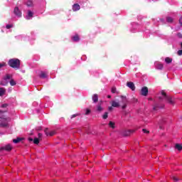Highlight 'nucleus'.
I'll use <instances>...</instances> for the list:
<instances>
[{
    "label": "nucleus",
    "mask_w": 182,
    "mask_h": 182,
    "mask_svg": "<svg viewBox=\"0 0 182 182\" xmlns=\"http://www.w3.org/2000/svg\"><path fill=\"white\" fill-rule=\"evenodd\" d=\"M161 97H159V100L161 102L165 100V102H168L169 105H174V100H173V97H171V96L167 95V93H166V92H164V90L161 92Z\"/></svg>",
    "instance_id": "1"
},
{
    "label": "nucleus",
    "mask_w": 182,
    "mask_h": 182,
    "mask_svg": "<svg viewBox=\"0 0 182 182\" xmlns=\"http://www.w3.org/2000/svg\"><path fill=\"white\" fill-rule=\"evenodd\" d=\"M8 65L10 68L18 70L21 68V60L18 58H12L9 60Z\"/></svg>",
    "instance_id": "2"
},
{
    "label": "nucleus",
    "mask_w": 182,
    "mask_h": 182,
    "mask_svg": "<svg viewBox=\"0 0 182 182\" xmlns=\"http://www.w3.org/2000/svg\"><path fill=\"white\" fill-rule=\"evenodd\" d=\"M5 112H7L6 110V111H2L0 109V119H1V122L0 124V127H8V122H11V118L9 117H5L4 116V113H5Z\"/></svg>",
    "instance_id": "3"
},
{
    "label": "nucleus",
    "mask_w": 182,
    "mask_h": 182,
    "mask_svg": "<svg viewBox=\"0 0 182 182\" xmlns=\"http://www.w3.org/2000/svg\"><path fill=\"white\" fill-rule=\"evenodd\" d=\"M122 103H123V105L122 107V109L124 110L127 107V103L129 100H127V97L126 96H121Z\"/></svg>",
    "instance_id": "4"
},
{
    "label": "nucleus",
    "mask_w": 182,
    "mask_h": 182,
    "mask_svg": "<svg viewBox=\"0 0 182 182\" xmlns=\"http://www.w3.org/2000/svg\"><path fill=\"white\" fill-rule=\"evenodd\" d=\"M14 14L16 15V16H18V18H21L22 16V12L20 11L19 8L18 6L14 8Z\"/></svg>",
    "instance_id": "5"
},
{
    "label": "nucleus",
    "mask_w": 182,
    "mask_h": 182,
    "mask_svg": "<svg viewBox=\"0 0 182 182\" xmlns=\"http://www.w3.org/2000/svg\"><path fill=\"white\" fill-rule=\"evenodd\" d=\"M141 95L142 96H147L149 95V88L147 87H144L141 90Z\"/></svg>",
    "instance_id": "6"
},
{
    "label": "nucleus",
    "mask_w": 182,
    "mask_h": 182,
    "mask_svg": "<svg viewBox=\"0 0 182 182\" xmlns=\"http://www.w3.org/2000/svg\"><path fill=\"white\" fill-rule=\"evenodd\" d=\"M127 87L131 89V90H132V91L136 90V86L134 85V82H127Z\"/></svg>",
    "instance_id": "7"
},
{
    "label": "nucleus",
    "mask_w": 182,
    "mask_h": 182,
    "mask_svg": "<svg viewBox=\"0 0 182 182\" xmlns=\"http://www.w3.org/2000/svg\"><path fill=\"white\" fill-rule=\"evenodd\" d=\"M134 133V130H127V131H124L122 132V136H124V137H127L128 136H130V134Z\"/></svg>",
    "instance_id": "8"
},
{
    "label": "nucleus",
    "mask_w": 182,
    "mask_h": 182,
    "mask_svg": "<svg viewBox=\"0 0 182 182\" xmlns=\"http://www.w3.org/2000/svg\"><path fill=\"white\" fill-rule=\"evenodd\" d=\"M102 102H100L97 105V112H98V113H102V111L103 110V107H102Z\"/></svg>",
    "instance_id": "9"
},
{
    "label": "nucleus",
    "mask_w": 182,
    "mask_h": 182,
    "mask_svg": "<svg viewBox=\"0 0 182 182\" xmlns=\"http://www.w3.org/2000/svg\"><path fill=\"white\" fill-rule=\"evenodd\" d=\"M44 132L46 133V136H55V131H51L48 133V128H46L45 130H44Z\"/></svg>",
    "instance_id": "10"
},
{
    "label": "nucleus",
    "mask_w": 182,
    "mask_h": 182,
    "mask_svg": "<svg viewBox=\"0 0 182 182\" xmlns=\"http://www.w3.org/2000/svg\"><path fill=\"white\" fill-rule=\"evenodd\" d=\"M80 9V5H79L78 4H75L73 6V11L74 12H76L77 11H79Z\"/></svg>",
    "instance_id": "11"
},
{
    "label": "nucleus",
    "mask_w": 182,
    "mask_h": 182,
    "mask_svg": "<svg viewBox=\"0 0 182 182\" xmlns=\"http://www.w3.org/2000/svg\"><path fill=\"white\" fill-rule=\"evenodd\" d=\"M3 150H6V151H11L12 150V146L11 144H7L4 147L1 148Z\"/></svg>",
    "instance_id": "12"
},
{
    "label": "nucleus",
    "mask_w": 182,
    "mask_h": 182,
    "mask_svg": "<svg viewBox=\"0 0 182 182\" xmlns=\"http://www.w3.org/2000/svg\"><path fill=\"white\" fill-rule=\"evenodd\" d=\"M92 100L94 103H97L99 102V95L97 94H94L92 96Z\"/></svg>",
    "instance_id": "13"
},
{
    "label": "nucleus",
    "mask_w": 182,
    "mask_h": 182,
    "mask_svg": "<svg viewBox=\"0 0 182 182\" xmlns=\"http://www.w3.org/2000/svg\"><path fill=\"white\" fill-rule=\"evenodd\" d=\"M33 13L31 11V10H28V15L26 16V19L29 21V19H31V18H33Z\"/></svg>",
    "instance_id": "14"
},
{
    "label": "nucleus",
    "mask_w": 182,
    "mask_h": 182,
    "mask_svg": "<svg viewBox=\"0 0 182 182\" xmlns=\"http://www.w3.org/2000/svg\"><path fill=\"white\" fill-rule=\"evenodd\" d=\"M73 41L74 42H79V41H80V38H79V35L75 34L73 37Z\"/></svg>",
    "instance_id": "15"
},
{
    "label": "nucleus",
    "mask_w": 182,
    "mask_h": 182,
    "mask_svg": "<svg viewBox=\"0 0 182 182\" xmlns=\"http://www.w3.org/2000/svg\"><path fill=\"white\" fill-rule=\"evenodd\" d=\"M120 106V104L118 102L112 101V107H119Z\"/></svg>",
    "instance_id": "16"
},
{
    "label": "nucleus",
    "mask_w": 182,
    "mask_h": 182,
    "mask_svg": "<svg viewBox=\"0 0 182 182\" xmlns=\"http://www.w3.org/2000/svg\"><path fill=\"white\" fill-rule=\"evenodd\" d=\"M6 92V90L4 87H0V96H4Z\"/></svg>",
    "instance_id": "17"
},
{
    "label": "nucleus",
    "mask_w": 182,
    "mask_h": 182,
    "mask_svg": "<svg viewBox=\"0 0 182 182\" xmlns=\"http://www.w3.org/2000/svg\"><path fill=\"white\" fill-rule=\"evenodd\" d=\"M22 140H23V138H17V139H13V143H15L16 144H17V143H20V141H22Z\"/></svg>",
    "instance_id": "18"
},
{
    "label": "nucleus",
    "mask_w": 182,
    "mask_h": 182,
    "mask_svg": "<svg viewBox=\"0 0 182 182\" xmlns=\"http://www.w3.org/2000/svg\"><path fill=\"white\" fill-rule=\"evenodd\" d=\"M163 68H164V65L161 63H159L156 65V69L159 70H163Z\"/></svg>",
    "instance_id": "19"
},
{
    "label": "nucleus",
    "mask_w": 182,
    "mask_h": 182,
    "mask_svg": "<svg viewBox=\"0 0 182 182\" xmlns=\"http://www.w3.org/2000/svg\"><path fill=\"white\" fill-rule=\"evenodd\" d=\"M175 148H176L177 150H178V151H181V150H182V145L180 144H176L175 145Z\"/></svg>",
    "instance_id": "20"
},
{
    "label": "nucleus",
    "mask_w": 182,
    "mask_h": 182,
    "mask_svg": "<svg viewBox=\"0 0 182 182\" xmlns=\"http://www.w3.org/2000/svg\"><path fill=\"white\" fill-rule=\"evenodd\" d=\"M165 62L166 63H171L173 62V59L167 57L165 58Z\"/></svg>",
    "instance_id": "21"
},
{
    "label": "nucleus",
    "mask_w": 182,
    "mask_h": 182,
    "mask_svg": "<svg viewBox=\"0 0 182 182\" xmlns=\"http://www.w3.org/2000/svg\"><path fill=\"white\" fill-rule=\"evenodd\" d=\"M107 117H109V112H106L102 115V119H104V120H106V119H107Z\"/></svg>",
    "instance_id": "22"
},
{
    "label": "nucleus",
    "mask_w": 182,
    "mask_h": 182,
    "mask_svg": "<svg viewBox=\"0 0 182 182\" xmlns=\"http://www.w3.org/2000/svg\"><path fill=\"white\" fill-rule=\"evenodd\" d=\"M172 179L173 180V181L177 182V181H180V180H181V178L176 176H172Z\"/></svg>",
    "instance_id": "23"
},
{
    "label": "nucleus",
    "mask_w": 182,
    "mask_h": 182,
    "mask_svg": "<svg viewBox=\"0 0 182 182\" xmlns=\"http://www.w3.org/2000/svg\"><path fill=\"white\" fill-rule=\"evenodd\" d=\"M27 6H33V2L31 0L28 1L26 3Z\"/></svg>",
    "instance_id": "24"
},
{
    "label": "nucleus",
    "mask_w": 182,
    "mask_h": 182,
    "mask_svg": "<svg viewBox=\"0 0 182 182\" xmlns=\"http://www.w3.org/2000/svg\"><path fill=\"white\" fill-rule=\"evenodd\" d=\"M40 77H41L42 79H46V73H45L44 72H41V73L40 75Z\"/></svg>",
    "instance_id": "25"
},
{
    "label": "nucleus",
    "mask_w": 182,
    "mask_h": 182,
    "mask_svg": "<svg viewBox=\"0 0 182 182\" xmlns=\"http://www.w3.org/2000/svg\"><path fill=\"white\" fill-rule=\"evenodd\" d=\"M114 122H112V121H110L109 122V127H111L112 129H114Z\"/></svg>",
    "instance_id": "26"
},
{
    "label": "nucleus",
    "mask_w": 182,
    "mask_h": 182,
    "mask_svg": "<svg viewBox=\"0 0 182 182\" xmlns=\"http://www.w3.org/2000/svg\"><path fill=\"white\" fill-rule=\"evenodd\" d=\"M166 21L168 22V23H173V18L171 17H167Z\"/></svg>",
    "instance_id": "27"
},
{
    "label": "nucleus",
    "mask_w": 182,
    "mask_h": 182,
    "mask_svg": "<svg viewBox=\"0 0 182 182\" xmlns=\"http://www.w3.org/2000/svg\"><path fill=\"white\" fill-rule=\"evenodd\" d=\"M10 85H11V86H15V85H16V82H15V80H11Z\"/></svg>",
    "instance_id": "28"
},
{
    "label": "nucleus",
    "mask_w": 182,
    "mask_h": 182,
    "mask_svg": "<svg viewBox=\"0 0 182 182\" xmlns=\"http://www.w3.org/2000/svg\"><path fill=\"white\" fill-rule=\"evenodd\" d=\"M11 79V75L6 74V76L4 77V80H8Z\"/></svg>",
    "instance_id": "29"
},
{
    "label": "nucleus",
    "mask_w": 182,
    "mask_h": 182,
    "mask_svg": "<svg viewBox=\"0 0 182 182\" xmlns=\"http://www.w3.org/2000/svg\"><path fill=\"white\" fill-rule=\"evenodd\" d=\"M77 116H80V114H74L71 115L70 119H75V117H77Z\"/></svg>",
    "instance_id": "30"
},
{
    "label": "nucleus",
    "mask_w": 182,
    "mask_h": 182,
    "mask_svg": "<svg viewBox=\"0 0 182 182\" xmlns=\"http://www.w3.org/2000/svg\"><path fill=\"white\" fill-rule=\"evenodd\" d=\"M33 143H34V144H38L39 143V139L38 138H35L33 139Z\"/></svg>",
    "instance_id": "31"
},
{
    "label": "nucleus",
    "mask_w": 182,
    "mask_h": 182,
    "mask_svg": "<svg viewBox=\"0 0 182 182\" xmlns=\"http://www.w3.org/2000/svg\"><path fill=\"white\" fill-rule=\"evenodd\" d=\"M6 29H11V28H14V25L12 24H7L6 26Z\"/></svg>",
    "instance_id": "32"
},
{
    "label": "nucleus",
    "mask_w": 182,
    "mask_h": 182,
    "mask_svg": "<svg viewBox=\"0 0 182 182\" xmlns=\"http://www.w3.org/2000/svg\"><path fill=\"white\" fill-rule=\"evenodd\" d=\"M5 66H6V63H0V69H1V68H4Z\"/></svg>",
    "instance_id": "33"
},
{
    "label": "nucleus",
    "mask_w": 182,
    "mask_h": 182,
    "mask_svg": "<svg viewBox=\"0 0 182 182\" xmlns=\"http://www.w3.org/2000/svg\"><path fill=\"white\" fill-rule=\"evenodd\" d=\"M112 93H116V87H112L111 89Z\"/></svg>",
    "instance_id": "34"
},
{
    "label": "nucleus",
    "mask_w": 182,
    "mask_h": 182,
    "mask_svg": "<svg viewBox=\"0 0 182 182\" xmlns=\"http://www.w3.org/2000/svg\"><path fill=\"white\" fill-rule=\"evenodd\" d=\"M142 132H143L144 133H146V134H149V133H150V131H149V130H147V129H142Z\"/></svg>",
    "instance_id": "35"
},
{
    "label": "nucleus",
    "mask_w": 182,
    "mask_h": 182,
    "mask_svg": "<svg viewBox=\"0 0 182 182\" xmlns=\"http://www.w3.org/2000/svg\"><path fill=\"white\" fill-rule=\"evenodd\" d=\"M178 56H181V55H182V50H178Z\"/></svg>",
    "instance_id": "36"
},
{
    "label": "nucleus",
    "mask_w": 182,
    "mask_h": 182,
    "mask_svg": "<svg viewBox=\"0 0 182 182\" xmlns=\"http://www.w3.org/2000/svg\"><path fill=\"white\" fill-rule=\"evenodd\" d=\"M159 105H156L155 106H154V110H157V109H159Z\"/></svg>",
    "instance_id": "37"
},
{
    "label": "nucleus",
    "mask_w": 182,
    "mask_h": 182,
    "mask_svg": "<svg viewBox=\"0 0 182 182\" xmlns=\"http://www.w3.org/2000/svg\"><path fill=\"white\" fill-rule=\"evenodd\" d=\"M177 36H178V38H182V34H181V33H177Z\"/></svg>",
    "instance_id": "38"
},
{
    "label": "nucleus",
    "mask_w": 182,
    "mask_h": 182,
    "mask_svg": "<svg viewBox=\"0 0 182 182\" xmlns=\"http://www.w3.org/2000/svg\"><path fill=\"white\" fill-rule=\"evenodd\" d=\"M1 107L4 108V107H8V104H3L1 105Z\"/></svg>",
    "instance_id": "39"
},
{
    "label": "nucleus",
    "mask_w": 182,
    "mask_h": 182,
    "mask_svg": "<svg viewBox=\"0 0 182 182\" xmlns=\"http://www.w3.org/2000/svg\"><path fill=\"white\" fill-rule=\"evenodd\" d=\"M90 113V109H87L85 112V114H89Z\"/></svg>",
    "instance_id": "40"
},
{
    "label": "nucleus",
    "mask_w": 182,
    "mask_h": 182,
    "mask_svg": "<svg viewBox=\"0 0 182 182\" xmlns=\"http://www.w3.org/2000/svg\"><path fill=\"white\" fill-rule=\"evenodd\" d=\"M108 109L109 110V112H112V110H113V107H109Z\"/></svg>",
    "instance_id": "41"
},
{
    "label": "nucleus",
    "mask_w": 182,
    "mask_h": 182,
    "mask_svg": "<svg viewBox=\"0 0 182 182\" xmlns=\"http://www.w3.org/2000/svg\"><path fill=\"white\" fill-rule=\"evenodd\" d=\"M159 129H161V124H163V122H159Z\"/></svg>",
    "instance_id": "42"
},
{
    "label": "nucleus",
    "mask_w": 182,
    "mask_h": 182,
    "mask_svg": "<svg viewBox=\"0 0 182 182\" xmlns=\"http://www.w3.org/2000/svg\"><path fill=\"white\" fill-rule=\"evenodd\" d=\"M42 138V134L41 133H39L38 134V139H41Z\"/></svg>",
    "instance_id": "43"
},
{
    "label": "nucleus",
    "mask_w": 182,
    "mask_h": 182,
    "mask_svg": "<svg viewBox=\"0 0 182 182\" xmlns=\"http://www.w3.org/2000/svg\"><path fill=\"white\" fill-rule=\"evenodd\" d=\"M28 141H33V138L29 137V138H28Z\"/></svg>",
    "instance_id": "44"
},
{
    "label": "nucleus",
    "mask_w": 182,
    "mask_h": 182,
    "mask_svg": "<svg viewBox=\"0 0 182 182\" xmlns=\"http://www.w3.org/2000/svg\"><path fill=\"white\" fill-rule=\"evenodd\" d=\"M0 85H1L2 86H5V83H4V82H1Z\"/></svg>",
    "instance_id": "45"
},
{
    "label": "nucleus",
    "mask_w": 182,
    "mask_h": 182,
    "mask_svg": "<svg viewBox=\"0 0 182 182\" xmlns=\"http://www.w3.org/2000/svg\"><path fill=\"white\" fill-rule=\"evenodd\" d=\"M107 98H108V99H111V98H112V96H111V95H107Z\"/></svg>",
    "instance_id": "46"
},
{
    "label": "nucleus",
    "mask_w": 182,
    "mask_h": 182,
    "mask_svg": "<svg viewBox=\"0 0 182 182\" xmlns=\"http://www.w3.org/2000/svg\"><path fill=\"white\" fill-rule=\"evenodd\" d=\"M134 102H138L137 99H134Z\"/></svg>",
    "instance_id": "47"
},
{
    "label": "nucleus",
    "mask_w": 182,
    "mask_h": 182,
    "mask_svg": "<svg viewBox=\"0 0 182 182\" xmlns=\"http://www.w3.org/2000/svg\"><path fill=\"white\" fill-rule=\"evenodd\" d=\"M181 48H182V43H181Z\"/></svg>",
    "instance_id": "48"
},
{
    "label": "nucleus",
    "mask_w": 182,
    "mask_h": 182,
    "mask_svg": "<svg viewBox=\"0 0 182 182\" xmlns=\"http://www.w3.org/2000/svg\"><path fill=\"white\" fill-rule=\"evenodd\" d=\"M1 150H4V149H2V148H0V151H1Z\"/></svg>",
    "instance_id": "49"
}]
</instances>
